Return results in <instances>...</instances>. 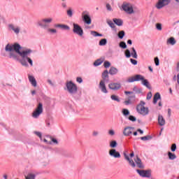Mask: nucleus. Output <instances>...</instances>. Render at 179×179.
<instances>
[{
  "instance_id": "f257e3e1",
  "label": "nucleus",
  "mask_w": 179,
  "mask_h": 179,
  "mask_svg": "<svg viewBox=\"0 0 179 179\" xmlns=\"http://www.w3.org/2000/svg\"><path fill=\"white\" fill-rule=\"evenodd\" d=\"M20 45L18 43H7L4 50L7 54V57L15 61H20L22 66L27 68L33 66V59L30 58V54L33 52L31 49H23L20 50Z\"/></svg>"
},
{
  "instance_id": "f03ea898",
  "label": "nucleus",
  "mask_w": 179,
  "mask_h": 179,
  "mask_svg": "<svg viewBox=\"0 0 179 179\" xmlns=\"http://www.w3.org/2000/svg\"><path fill=\"white\" fill-rule=\"evenodd\" d=\"M127 83H134V82H141V85L145 86L148 89H150V84H149V81L145 79V77L141 74H137L134 76L129 77L127 79Z\"/></svg>"
},
{
  "instance_id": "7ed1b4c3",
  "label": "nucleus",
  "mask_w": 179,
  "mask_h": 179,
  "mask_svg": "<svg viewBox=\"0 0 179 179\" xmlns=\"http://www.w3.org/2000/svg\"><path fill=\"white\" fill-rule=\"evenodd\" d=\"M145 106H146V103L143 101H141L136 107V110L138 114L143 115V117L149 115V108Z\"/></svg>"
},
{
  "instance_id": "20e7f679",
  "label": "nucleus",
  "mask_w": 179,
  "mask_h": 179,
  "mask_svg": "<svg viewBox=\"0 0 179 179\" xmlns=\"http://www.w3.org/2000/svg\"><path fill=\"white\" fill-rule=\"evenodd\" d=\"M64 90L69 93V94H76L78 93V85L72 80L67 81L65 83Z\"/></svg>"
},
{
  "instance_id": "39448f33",
  "label": "nucleus",
  "mask_w": 179,
  "mask_h": 179,
  "mask_svg": "<svg viewBox=\"0 0 179 179\" xmlns=\"http://www.w3.org/2000/svg\"><path fill=\"white\" fill-rule=\"evenodd\" d=\"M52 17L43 18L37 22V26L42 29H47L48 24L52 23Z\"/></svg>"
},
{
  "instance_id": "423d86ee",
  "label": "nucleus",
  "mask_w": 179,
  "mask_h": 179,
  "mask_svg": "<svg viewBox=\"0 0 179 179\" xmlns=\"http://www.w3.org/2000/svg\"><path fill=\"white\" fill-rule=\"evenodd\" d=\"M8 30L12 31L15 36H19L20 33H22V27L19 25H16L14 24H9L8 25Z\"/></svg>"
},
{
  "instance_id": "0eeeda50",
  "label": "nucleus",
  "mask_w": 179,
  "mask_h": 179,
  "mask_svg": "<svg viewBox=\"0 0 179 179\" xmlns=\"http://www.w3.org/2000/svg\"><path fill=\"white\" fill-rule=\"evenodd\" d=\"M43 103H39L36 108H35V110H34V112L32 113V117L33 118H38V117H40V115H41L43 114Z\"/></svg>"
},
{
  "instance_id": "6e6552de",
  "label": "nucleus",
  "mask_w": 179,
  "mask_h": 179,
  "mask_svg": "<svg viewBox=\"0 0 179 179\" xmlns=\"http://www.w3.org/2000/svg\"><path fill=\"white\" fill-rule=\"evenodd\" d=\"M122 8L126 13H128L129 15H132V13H134V5L129 3H124L122 5Z\"/></svg>"
},
{
  "instance_id": "1a4fd4ad",
  "label": "nucleus",
  "mask_w": 179,
  "mask_h": 179,
  "mask_svg": "<svg viewBox=\"0 0 179 179\" xmlns=\"http://www.w3.org/2000/svg\"><path fill=\"white\" fill-rule=\"evenodd\" d=\"M73 33H74V34H77V36H79L80 37H83V29H82L80 25L76 23H73Z\"/></svg>"
},
{
  "instance_id": "9d476101",
  "label": "nucleus",
  "mask_w": 179,
  "mask_h": 179,
  "mask_svg": "<svg viewBox=\"0 0 179 179\" xmlns=\"http://www.w3.org/2000/svg\"><path fill=\"white\" fill-rule=\"evenodd\" d=\"M82 19L85 24H87V26H90V24H92V17L89 13H87L86 11L83 12Z\"/></svg>"
},
{
  "instance_id": "9b49d317",
  "label": "nucleus",
  "mask_w": 179,
  "mask_h": 179,
  "mask_svg": "<svg viewBox=\"0 0 179 179\" xmlns=\"http://www.w3.org/2000/svg\"><path fill=\"white\" fill-rule=\"evenodd\" d=\"M171 0H158V2L156 3L157 9H162L164 6H167L170 3Z\"/></svg>"
},
{
  "instance_id": "f8f14e48",
  "label": "nucleus",
  "mask_w": 179,
  "mask_h": 179,
  "mask_svg": "<svg viewBox=\"0 0 179 179\" xmlns=\"http://www.w3.org/2000/svg\"><path fill=\"white\" fill-rule=\"evenodd\" d=\"M134 130H135L134 127H127L123 130V135L124 136H131V135H132Z\"/></svg>"
},
{
  "instance_id": "ddd939ff",
  "label": "nucleus",
  "mask_w": 179,
  "mask_h": 179,
  "mask_svg": "<svg viewBox=\"0 0 179 179\" xmlns=\"http://www.w3.org/2000/svg\"><path fill=\"white\" fill-rule=\"evenodd\" d=\"M109 156H110V157H114V159H120V157H121V154H120V152L117 151V150L113 148L109 150Z\"/></svg>"
},
{
  "instance_id": "4468645a",
  "label": "nucleus",
  "mask_w": 179,
  "mask_h": 179,
  "mask_svg": "<svg viewBox=\"0 0 179 179\" xmlns=\"http://www.w3.org/2000/svg\"><path fill=\"white\" fill-rule=\"evenodd\" d=\"M136 172L141 177H145L146 178H150L151 174H150V171H145V170H139L137 169Z\"/></svg>"
},
{
  "instance_id": "2eb2a0df",
  "label": "nucleus",
  "mask_w": 179,
  "mask_h": 179,
  "mask_svg": "<svg viewBox=\"0 0 179 179\" xmlns=\"http://www.w3.org/2000/svg\"><path fill=\"white\" fill-rule=\"evenodd\" d=\"M108 87L110 90H114L115 92L121 89V84L120 83H110L108 85Z\"/></svg>"
},
{
  "instance_id": "dca6fc26",
  "label": "nucleus",
  "mask_w": 179,
  "mask_h": 179,
  "mask_svg": "<svg viewBox=\"0 0 179 179\" xmlns=\"http://www.w3.org/2000/svg\"><path fill=\"white\" fill-rule=\"evenodd\" d=\"M99 89H100L101 92L102 93H104L105 94H107V93H108V91L107 90V87H106V82H104V80H101L99 82Z\"/></svg>"
},
{
  "instance_id": "f3484780",
  "label": "nucleus",
  "mask_w": 179,
  "mask_h": 179,
  "mask_svg": "<svg viewBox=\"0 0 179 179\" xmlns=\"http://www.w3.org/2000/svg\"><path fill=\"white\" fill-rule=\"evenodd\" d=\"M124 156L125 160H127L129 162V166H131V167H136V164H135V162H134V160L129 158V156L128 155L124 153Z\"/></svg>"
},
{
  "instance_id": "a211bd4d",
  "label": "nucleus",
  "mask_w": 179,
  "mask_h": 179,
  "mask_svg": "<svg viewBox=\"0 0 179 179\" xmlns=\"http://www.w3.org/2000/svg\"><path fill=\"white\" fill-rule=\"evenodd\" d=\"M158 124L160 127H164L166 125V120L162 115H158Z\"/></svg>"
},
{
  "instance_id": "6ab92c4d",
  "label": "nucleus",
  "mask_w": 179,
  "mask_h": 179,
  "mask_svg": "<svg viewBox=\"0 0 179 179\" xmlns=\"http://www.w3.org/2000/svg\"><path fill=\"white\" fill-rule=\"evenodd\" d=\"M55 27H57L59 29H61L62 30H71L69 26L64 24H55Z\"/></svg>"
},
{
  "instance_id": "aec40b11",
  "label": "nucleus",
  "mask_w": 179,
  "mask_h": 179,
  "mask_svg": "<svg viewBox=\"0 0 179 179\" xmlns=\"http://www.w3.org/2000/svg\"><path fill=\"white\" fill-rule=\"evenodd\" d=\"M28 79L31 83V85L34 87H37V81L36 80V78H34V76H28Z\"/></svg>"
},
{
  "instance_id": "412c9836",
  "label": "nucleus",
  "mask_w": 179,
  "mask_h": 179,
  "mask_svg": "<svg viewBox=\"0 0 179 179\" xmlns=\"http://www.w3.org/2000/svg\"><path fill=\"white\" fill-rule=\"evenodd\" d=\"M134 162L136 166L139 167V169H143V164H142V161L140 159L138 156L136 157Z\"/></svg>"
},
{
  "instance_id": "4be33fe9",
  "label": "nucleus",
  "mask_w": 179,
  "mask_h": 179,
  "mask_svg": "<svg viewBox=\"0 0 179 179\" xmlns=\"http://www.w3.org/2000/svg\"><path fill=\"white\" fill-rule=\"evenodd\" d=\"M25 179H36L37 174L34 172H29L25 176Z\"/></svg>"
},
{
  "instance_id": "5701e85b",
  "label": "nucleus",
  "mask_w": 179,
  "mask_h": 179,
  "mask_svg": "<svg viewBox=\"0 0 179 179\" xmlns=\"http://www.w3.org/2000/svg\"><path fill=\"white\" fill-rule=\"evenodd\" d=\"M103 82H108V71L105 70L102 73V80Z\"/></svg>"
},
{
  "instance_id": "b1692460",
  "label": "nucleus",
  "mask_w": 179,
  "mask_h": 179,
  "mask_svg": "<svg viewBox=\"0 0 179 179\" xmlns=\"http://www.w3.org/2000/svg\"><path fill=\"white\" fill-rule=\"evenodd\" d=\"M103 62H104V58L98 59L94 62V66H100Z\"/></svg>"
},
{
  "instance_id": "393cba45",
  "label": "nucleus",
  "mask_w": 179,
  "mask_h": 179,
  "mask_svg": "<svg viewBox=\"0 0 179 179\" xmlns=\"http://www.w3.org/2000/svg\"><path fill=\"white\" fill-rule=\"evenodd\" d=\"M122 114L124 117H125V118H128V116L129 115V114H131V113L129 112V110L127 108H123L122 109Z\"/></svg>"
},
{
  "instance_id": "a878e982",
  "label": "nucleus",
  "mask_w": 179,
  "mask_h": 179,
  "mask_svg": "<svg viewBox=\"0 0 179 179\" xmlns=\"http://www.w3.org/2000/svg\"><path fill=\"white\" fill-rule=\"evenodd\" d=\"M109 73L110 75H117L118 73V69L115 67H110Z\"/></svg>"
},
{
  "instance_id": "bb28decb",
  "label": "nucleus",
  "mask_w": 179,
  "mask_h": 179,
  "mask_svg": "<svg viewBox=\"0 0 179 179\" xmlns=\"http://www.w3.org/2000/svg\"><path fill=\"white\" fill-rule=\"evenodd\" d=\"M166 43L167 44H171V45H175V44L177 43V41H176L174 37H171L167 40Z\"/></svg>"
},
{
  "instance_id": "cd10ccee",
  "label": "nucleus",
  "mask_w": 179,
  "mask_h": 179,
  "mask_svg": "<svg viewBox=\"0 0 179 179\" xmlns=\"http://www.w3.org/2000/svg\"><path fill=\"white\" fill-rule=\"evenodd\" d=\"M160 99H162V96H160V93L157 92L155 96H154V99H153V103L154 104H156L157 103V100H160Z\"/></svg>"
},
{
  "instance_id": "c85d7f7f",
  "label": "nucleus",
  "mask_w": 179,
  "mask_h": 179,
  "mask_svg": "<svg viewBox=\"0 0 179 179\" xmlns=\"http://www.w3.org/2000/svg\"><path fill=\"white\" fill-rule=\"evenodd\" d=\"M47 33H48V34H50V35L57 34V31L56 29H54V28H48Z\"/></svg>"
},
{
  "instance_id": "c756f323",
  "label": "nucleus",
  "mask_w": 179,
  "mask_h": 179,
  "mask_svg": "<svg viewBox=\"0 0 179 179\" xmlns=\"http://www.w3.org/2000/svg\"><path fill=\"white\" fill-rule=\"evenodd\" d=\"M131 50L132 51L130 53L131 57L135 59H138V54L136 53V50H135V48H131Z\"/></svg>"
},
{
  "instance_id": "7c9ffc66",
  "label": "nucleus",
  "mask_w": 179,
  "mask_h": 179,
  "mask_svg": "<svg viewBox=\"0 0 179 179\" xmlns=\"http://www.w3.org/2000/svg\"><path fill=\"white\" fill-rule=\"evenodd\" d=\"M133 92H134L136 94H141V93H142V88L138 87L137 86H134L133 87Z\"/></svg>"
},
{
  "instance_id": "2f4dec72",
  "label": "nucleus",
  "mask_w": 179,
  "mask_h": 179,
  "mask_svg": "<svg viewBox=\"0 0 179 179\" xmlns=\"http://www.w3.org/2000/svg\"><path fill=\"white\" fill-rule=\"evenodd\" d=\"M113 22L115 24H117V26H122V24L124 23L122 20L117 18L113 19Z\"/></svg>"
},
{
  "instance_id": "473e14b6",
  "label": "nucleus",
  "mask_w": 179,
  "mask_h": 179,
  "mask_svg": "<svg viewBox=\"0 0 179 179\" xmlns=\"http://www.w3.org/2000/svg\"><path fill=\"white\" fill-rule=\"evenodd\" d=\"M168 157L169 160H174L177 159V156H176V154H173L171 152H168Z\"/></svg>"
},
{
  "instance_id": "72a5a7b5",
  "label": "nucleus",
  "mask_w": 179,
  "mask_h": 179,
  "mask_svg": "<svg viewBox=\"0 0 179 179\" xmlns=\"http://www.w3.org/2000/svg\"><path fill=\"white\" fill-rule=\"evenodd\" d=\"M90 34L93 36V37H103V34H99V32L96 31H91Z\"/></svg>"
},
{
  "instance_id": "f704fd0d",
  "label": "nucleus",
  "mask_w": 179,
  "mask_h": 179,
  "mask_svg": "<svg viewBox=\"0 0 179 179\" xmlns=\"http://www.w3.org/2000/svg\"><path fill=\"white\" fill-rule=\"evenodd\" d=\"M110 99L113 101H117V103H120V101H121V100H120V97H118V96H117V95H114V94L111 95Z\"/></svg>"
},
{
  "instance_id": "c9c22d12",
  "label": "nucleus",
  "mask_w": 179,
  "mask_h": 179,
  "mask_svg": "<svg viewBox=\"0 0 179 179\" xmlns=\"http://www.w3.org/2000/svg\"><path fill=\"white\" fill-rule=\"evenodd\" d=\"M66 13L69 17H72L73 16V10H72V8H69L66 11Z\"/></svg>"
},
{
  "instance_id": "e433bc0d",
  "label": "nucleus",
  "mask_w": 179,
  "mask_h": 179,
  "mask_svg": "<svg viewBox=\"0 0 179 179\" xmlns=\"http://www.w3.org/2000/svg\"><path fill=\"white\" fill-rule=\"evenodd\" d=\"M118 145V143H117V141H112L110 142V148H112L113 149H114V148H115L117 145Z\"/></svg>"
},
{
  "instance_id": "4c0bfd02",
  "label": "nucleus",
  "mask_w": 179,
  "mask_h": 179,
  "mask_svg": "<svg viewBox=\"0 0 179 179\" xmlns=\"http://www.w3.org/2000/svg\"><path fill=\"white\" fill-rule=\"evenodd\" d=\"M119 38H120L121 40H122V38H124V36H125V31H120L118 34H117Z\"/></svg>"
},
{
  "instance_id": "58836bf2",
  "label": "nucleus",
  "mask_w": 179,
  "mask_h": 179,
  "mask_svg": "<svg viewBox=\"0 0 179 179\" xmlns=\"http://www.w3.org/2000/svg\"><path fill=\"white\" fill-rule=\"evenodd\" d=\"M99 44L101 46L106 45V44H107V39H106V38L101 39Z\"/></svg>"
},
{
  "instance_id": "ea45409f",
  "label": "nucleus",
  "mask_w": 179,
  "mask_h": 179,
  "mask_svg": "<svg viewBox=\"0 0 179 179\" xmlns=\"http://www.w3.org/2000/svg\"><path fill=\"white\" fill-rule=\"evenodd\" d=\"M107 24H108V26H110V27H111V29H115V24H114V22H113V21L108 20Z\"/></svg>"
},
{
  "instance_id": "a19ab883",
  "label": "nucleus",
  "mask_w": 179,
  "mask_h": 179,
  "mask_svg": "<svg viewBox=\"0 0 179 179\" xmlns=\"http://www.w3.org/2000/svg\"><path fill=\"white\" fill-rule=\"evenodd\" d=\"M125 54V57L126 58H131V51H129V50H126L124 52Z\"/></svg>"
},
{
  "instance_id": "79ce46f5",
  "label": "nucleus",
  "mask_w": 179,
  "mask_h": 179,
  "mask_svg": "<svg viewBox=\"0 0 179 179\" xmlns=\"http://www.w3.org/2000/svg\"><path fill=\"white\" fill-rule=\"evenodd\" d=\"M119 47H120V48L125 49V48H127V43H125V42H124V41H122L120 43Z\"/></svg>"
},
{
  "instance_id": "37998d69",
  "label": "nucleus",
  "mask_w": 179,
  "mask_h": 179,
  "mask_svg": "<svg viewBox=\"0 0 179 179\" xmlns=\"http://www.w3.org/2000/svg\"><path fill=\"white\" fill-rule=\"evenodd\" d=\"M34 134H35V135H36V136H38V138H40L41 141H43V136H42L41 132L34 131Z\"/></svg>"
},
{
  "instance_id": "c03bdc74",
  "label": "nucleus",
  "mask_w": 179,
  "mask_h": 179,
  "mask_svg": "<svg viewBox=\"0 0 179 179\" xmlns=\"http://www.w3.org/2000/svg\"><path fill=\"white\" fill-rule=\"evenodd\" d=\"M131 103H132V101H131V96L128 100L124 101V104H125V106H129V104H131Z\"/></svg>"
},
{
  "instance_id": "a18cd8bd",
  "label": "nucleus",
  "mask_w": 179,
  "mask_h": 179,
  "mask_svg": "<svg viewBox=\"0 0 179 179\" xmlns=\"http://www.w3.org/2000/svg\"><path fill=\"white\" fill-rule=\"evenodd\" d=\"M156 29L157 30H159V31H161V30H162V24L161 23H157L156 24Z\"/></svg>"
},
{
  "instance_id": "49530a36",
  "label": "nucleus",
  "mask_w": 179,
  "mask_h": 179,
  "mask_svg": "<svg viewBox=\"0 0 179 179\" xmlns=\"http://www.w3.org/2000/svg\"><path fill=\"white\" fill-rule=\"evenodd\" d=\"M103 66L104 68H110V66H111V63H110V62L106 61L103 64Z\"/></svg>"
},
{
  "instance_id": "de8ad7c7",
  "label": "nucleus",
  "mask_w": 179,
  "mask_h": 179,
  "mask_svg": "<svg viewBox=\"0 0 179 179\" xmlns=\"http://www.w3.org/2000/svg\"><path fill=\"white\" fill-rule=\"evenodd\" d=\"M50 139L52 143H54V145H58V140H57V138H50Z\"/></svg>"
},
{
  "instance_id": "09e8293b",
  "label": "nucleus",
  "mask_w": 179,
  "mask_h": 179,
  "mask_svg": "<svg viewBox=\"0 0 179 179\" xmlns=\"http://www.w3.org/2000/svg\"><path fill=\"white\" fill-rule=\"evenodd\" d=\"M128 120H129V121H131L132 122H135V121H136V117L133 115H130L129 116Z\"/></svg>"
},
{
  "instance_id": "8fccbe9b",
  "label": "nucleus",
  "mask_w": 179,
  "mask_h": 179,
  "mask_svg": "<svg viewBox=\"0 0 179 179\" xmlns=\"http://www.w3.org/2000/svg\"><path fill=\"white\" fill-rule=\"evenodd\" d=\"M176 150H177V145H176V143L172 144L171 148V152H176Z\"/></svg>"
},
{
  "instance_id": "3c124183",
  "label": "nucleus",
  "mask_w": 179,
  "mask_h": 179,
  "mask_svg": "<svg viewBox=\"0 0 179 179\" xmlns=\"http://www.w3.org/2000/svg\"><path fill=\"white\" fill-rule=\"evenodd\" d=\"M155 64L156 66H159V65H160V61L159 60V57L155 58Z\"/></svg>"
},
{
  "instance_id": "603ef678",
  "label": "nucleus",
  "mask_w": 179,
  "mask_h": 179,
  "mask_svg": "<svg viewBox=\"0 0 179 179\" xmlns=\"http://www.w3.org/2000/svg\"><path fill=\"white\" fill-rule=\"evenodd\" d=\"M42 141L46 143V145H52V143L51 141H48V140L45 138H42Z\"/></svg>"
},
{
  "instance_id": "864d4df0",
  "label": "nucleus",
  "mask_w": 179,
  "mask_h": 179,
  "mask_svg": "<svg viewBox=\"0 0 179 179\" xmlns=\"http://www.w3.org/2000/svg\"><path fill=\"white\" fill-rule=\"evenodd\" d=\"M99 135H100V132H99L98 131H92V136L96 137L99 136Z\"/></svg>"
},
{
  "instance_id": "5fc2aeb1",
  "label": "nucleus",
  "mask_w": 179,
  "mask_h": 179,
  "mask_svg": "<svg viewBox=\"0 0 179 179\" xmlns=\"http://www.w3.org/2000/svg\"><path fill=\"white\" fill-rule=\"evenodd\" d=\"M141 141H149L150 139V136H143L141 138Z\"/></svg>"
},
{
  "instance_id": "6e6d98bb",
  "label": "nucleus",
  "mask_w": 179,
  "mask_h": 179,
  "mask_svg": "<svg viewBox=\"0 0 179 179\" xmlns=\"http://www.w3.org/2000/svg\"><path fill=\"white\" fill-rule=\"evenodd\" d=\"M130 62L133 65H138V61L134 59H130Z\"/></svg>"
},
{
  "instance_id": "4d7b16f0",
  "label": "nucleus",
  "mask_w": 179,
  "mask_h": 179,
  "mask_svg": "<svg viewBox=\"0 0 179 179\" xmlns=\"http://www.w3.org/2000/svg\"><path fill=\"white\" fill-rule=\"evenodd\" d=\"M108 134L109 135H110L111 136H113V135H115V131H114L113 129H110L108 131Z\"/></svg>"
},
{
  "instance_id": "13d9d810",
  "label": "nucleus",
  "mask_w": 179,
  "mask_h": 179,
  "mask_svg": "<svg viewBox=\"0 0 179 179\" xmlns=\"http://www.w3.org/2000/svg\"><path fill=\"white\" fill-rule=\"evenodd\" d=\"M76 82H77L78 83H82L83 82V80L82 78H80V77H77V78H76Z\"/></svg>"
},
{
  "instance_id": "bf43d9fd",
  "label": "nucleus",
  "mask_w": 179,
  "mask_h": 179,
  "mask_svg": "<svg viewBox=\"0 0 179 179\" xmlns=\"http://www.w3.org/2000/svg\"><path fill=\"white\" fill-rule=\"evenodd\" d=\"M106 9H107V10H109L110 12H111V10H113V8H111V6L109 3L106 4Z\"/></svg>"
},
{
  "instance_id": "052dcab7",
  "label": "nucleus",
  "mask_w": 179,
  "mask_h": 179,
  "mask_svg": "<svg viewBox=\"0 0 179 179\" xmlns=\"http://www.w3.org/2000/svg\"><path fill=\"white\" fill-rule=\"evenodd\" d=\"M152 92H148L147 94V100H150V99H152Z\"/></svg>"
},
{
  "instance_id": "680f3d73",
  "label": "nucleus",
  "mask_w": 179,
  "mask_h": 179,
  "mask_svg": "<svg viewBox=\"0 0 179 179\" xmlns=\"http://www.w3.org/2000/svg\"><path fill=\"white\" fill-rule=\"evenodd\" d=\"M48 83H49V85H50V86H55L54 83L52 82V80H51L50 79H48L47 80Z\"/></svg>"
},
{
  "instance_id": "e2e57ef3",
  "label": "nucleus",
  "mask_w": 179,
  "mask_h": 179,
  "mask_svg": "<svg viewBox=\"0 0 179 179\" xmlns=\"http://www.w3.org/2000/svg\"><path fill=\"white\" fill-rule=\"evenodd\" d=\"M124 94H134V92L125 91Z\"/></svg>"
},
{
  "instance_id": "0e129e2a",
  "label": "nucleus",
  "mask_w": 179,
  "mask_h": 179,
  "mask_svg": "<svg viewBox=\"0 0 179 179\" xmlns=\"http://www.w3.org/2000/svg\"><path fill=\"white\" fill-rule=\"evenodd\" d=\"M168 115L169 117H171V109L170 108L168 109Z\"/></svg>"
},
{
  "instance_id": "69168bd1",
  "label": "nucleus",
  "mask_w": 179,
  "mask_h": 179,
  "mask_svg": "<svg viewBox=\"0 0 179 179\" xmlns=\"http://www.w3.org/2000/svg\"><path fill=\"white\" fill-rule=\"evenodd\" d=\"M137 132H139L141 135L143 134V131L141 129H138Z\"/></svg>"
},
{
  "instance_id": "338daca9",
  "label": "nucleus",
  "mask_w": 179,
  "mask_h": 179,
  "mask_svg": "<svg viewBox=\"0 0 179 179\" xmlns=\"http://www.w3.org/2000/svg\"><path fill=\"white\" fill-rule=\"evenodd\" d=\"M62 8H66V3H62Z\"/></svg>"
},
{
  "instance_id": "774afa93",
  "label": "nucleus",
  "mask_w": 179,
  "mask_h": 179,
  "mask_svg": "<svg viewBox=\"0 0 179 179\" xmlns=\"http://www.w3.org/2000/svg\"><path fill=\"white\" fill-rule=\"evenodd\" d=\"M176 70L179 71V62L177 63Z\"/></svg>"
}]
</instances>
